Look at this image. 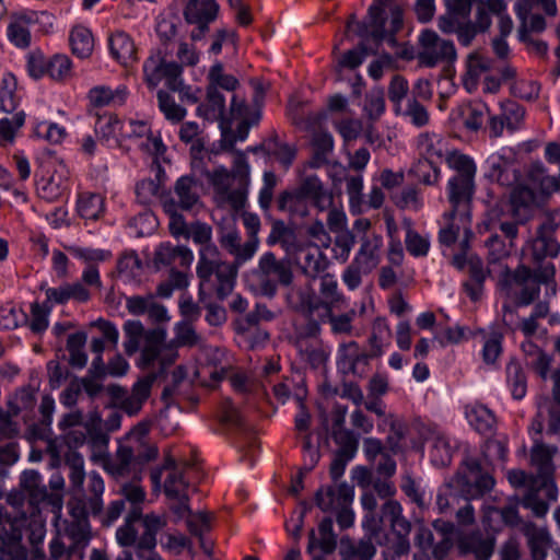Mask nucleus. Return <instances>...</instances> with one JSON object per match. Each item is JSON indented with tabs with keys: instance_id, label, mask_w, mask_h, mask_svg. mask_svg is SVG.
Returning a JSON list of instances; mask_svg holds the SVG:
<instances>
[{
	"instance_id": "5",
	"label": "nucleus",
	"mask_w": 560,
	"mask_h": 560,
	"mask_svg": "<svg viewBox=\"0 0 560 560\" xmlns=\"http://www.w3.org/2000/svg\"><path fill=\"white\" fill-rule=\"evenodd\" d=\"M445 161L455 173L447 182L448 201L454 209H465L475 191L477 166L470 156L458 151L447 153Z\"/></svg>"
},
{
	"instance_id": "62",
	"label": "nucleus",
	"mask_w": 560,
	"mask_h": 560,
	"mask_svg": "<svg viewBox=\"0 0 560 560\" xmlns=\"http://www.w3.org/2000/svg\"><path fill=\"white\" fill-rule=\"evenodd\" d=\"M34 133L50 143H60L66 137V129L55 122L40 120L35 122Z\"/></svg>"
},
{
	"instance_id": "56",
	"label": "nucleus",
	"mask_w": 560,
	"mask_h": 560,
	"mask_svg": "<svg viewBox=\"0 0 560 560\" xmlns=\"http://www.w3.org/2000/svg\"><path fill=\"white\" fill-rule=\"evenodd\" d=\"M508 383L511 388L512 396L515 399H522L526 395V377L522 368L516 362H511L506 366Z\"/></svg>"
},
{
	"instance_id": "15",
	"label": "nucleus",
	"mask_w": 560,
	"mask_h": 560,
	"mask_svg": "<svg viewBox=\"0 0 560 560\" xmlns=\"http://www.w3.org/2000/svg\"><path fill=\"white\" fill-rule=\"evenodd\" d=\"M36 190L38 197L48 202H55L68 196L70 191L69 168L63 163H59L48 177H44L37 183Z\"/></svg>"
},
{
	"instance_id": "29",
	"label": "nucleus",
	"mask_w": 560,
	"mask_h": 560,
	"mask_svg": "<svg viewBox=\"0 0 560 560\" xmlns=\"http://www.w3.org/2000/svg\"><path fill=\"white\" fill-rule=\"evenodd\" d=\"M107 469L117 477L140 471L138 456L133 454L132 447L126 444L119 445L114 458L107 464Z\"/></svg>"
},
{
	"instance_id": "9",
	"label": "nucleus",
	"mask_w": 560,
	"mask_h": 560,
	"mask_svg": "<svg viewBox=\"0 0 560 560\" xmlns=\"http://www.w3.org/2000/svg\"><path fill=\"white\" fill-rule=\"evenodd\" d=\"M156 377L158 373L155 372H150L140 377L133 384L129 394L119 386L113 387L112 394L115 405L129 416L137 415L149 398Z\"/></svg>"
},
{
	"instance_id": "19",
	"label": "nucleus",
	"mask_w": 560,
	"mask_h": 560,
	"mask_svg": "<svg viewBox=\"0 0 560 560\" xmlns=\"http://www.w3.org/2000/svg\"><path fill=\"white\" fill-rule=\"evenodd\" d=\"M219 5L215 0H188L185 8V19L190 24L198 25V32H192V39H199L208 30V24L215 20Z\"/></svg>"
},
{
	"instance_id": "3",
	"label": "nucleus",
	"mask_w": 560,
	"mask_h": 560,
	"mask_svg": "<svg viewBox=\"0 0 560 560\" xmlns=\"http://www.w3.org/2000/svg\"><path fill=\"white\" fill-rule=\"evenodd\" d=\"M394 0H374L369 9L368 23H361L353 16L347 23V33L373 39L394 43V35L402 26L404 10Z\"/></svg>"
},
{
	"instance_id": "16",
	"label": "nucleus",
	"mask_w": 560,
	"mask_h": 560,
	"mask_svg": "<svg viewBox=\"0 0 560 560\" xmlns=\"http://www.w3.org/2000/svg\"><path fill=\"white\" fill-rule=\"evenodd\" d=\"M503 83L509 85V91L514 97L534 101L538 97L539 84L518 73L517 69L511 63H504L498 69Z\"/></svg>"
},
{
	"instance_id": "4",
	"label": "nucleus",
	"mask_w": 560,
	"mask_h": 560,
	"mask_svg": "<svg viewBox=\"0 0 560 560\" xmlns=\"http://www.w3.org/2000/svg\"><path fill=\"white\" fill-rule=\"evenodd\" d=\"M197 275L200 293L214 291L223 300L233 291L237 270L233 264L221 259L218 247L212 243L199 249Z\"/></svg>"
},
{
	"instance_id": "21",
	"label": "nucleus",
	"mask_w": 560,
	"mask_h": 560,
	"mask_svg": "<svg viewBox=\"0 0 560 560\" xmlns=\"http://www.w3.org/2000/svg\"><path fill=\"white\" fill-rule=\"evenodd\" d=\"M354 498V490L347 483L320 489L316 493V504L324 512L337 511L350 506Z\"/></svg>"
},
{
	"instance_id": "40",
	"label": "nucleus",
	"mask_w": 560,
	"mask_h": 560,
	"mask_svg": "<svg viewBox=\"0 0 560 560\" xmlns=\"http://www.w3.org/2000/svg\"><path fill=\"white\" fill-rule=\"evenodd\" d=\"M488 177L501 185H511L516 180V171L510 160L493 154L487 160Z\"/></svg>"
},
{
	"instance_id": "13",
	"label": "nucleus",
	"mask_w": 560,
	"mask_h": 560,
	"mask_svg": "<svg viewBox=\"0 0 560 560\" xmlns=\"http://www.w3.org/2000/svg\"><path fill=\"white\" fill-rule=\"evenodd\" d=\"M260 282L266 293H273L277 284L288 285L292 281V271L289 261L278 260L276 256L265 253L258 265Z\"/></svg>"
},
{
	"instance_id": "32",
	"label": "nucleus",
	"mask_w": 560,
	"mask_h": 560,
	"mask_svg": "<svg viewBox=\"0 0 560 560\" xmlns=\"http://www.w3.org/2000/svg\"><path fill=\"white\" fill-rule=\"evenodd\" d=\"M429 443L432 464L438 467L448 465L455 450L451 439L442 431H433Z\"/></svg>"
},
{
	"instance_id": "54",
	"label": "nucleus",
	"mask_w": 560,
	"mask_h": 560,
	"mask_svg": "<svg viewBox=\"0 0 560 560\" xmlns=\"http://www.w3.org/2000/svg\"><path fill=\"white\" fill-rule=\"evenodd\" d=\"M112 133H116L118 130L126 137L145 138L150 133V127L144 121L129 120L126 124H121L117 118H109L107 121Z\"/></svg>"
},
{
	"instance_id": "43",
	"label": "nucleus",
	"mask_w": 560,
	"mask_h": 560,
	"mask_svg": "<svg viewBox=\"0 0 560 560\" xmlns=\"http://www.w3.org/2000/svg\"><path fill=\"white\" fill-rule=\"evenodd\" d=\"M140 521L144 530L140 535L138 548L141 550H151L155 547L156 534L165 525V522L161 516L153 513L144 516L141 515Z\"/></svg>"
},
{
	"instance_id": "27",
	"label": "nucleus",
	"mask_w": 560,
	"mask_h": 560,
	"mask_svg": "<svg viewBox=\"0 0 560 560\" xmlns=\"http://www.w3.org/2000/svg\"><path fill=\"white\" fill-rule=\"evenodd\" d=\"M522 530L527 538L533 560H547L551 547V537L548 530L537 527L533 523H525Z\"/></svg>"
},
{
	"instance_id": "7",
	"label": "nucleus",
	"mask_w": 560,
	"mask_h": 560,
	"mask_svg": "<svg viewBox=\"0 0 560 560\" xmlns=\"http://www.w3.org/2000/svg\"><path fill=\"white\" fill-rule=\"evenodd\" d=\"M456 59L453 42L440 37L434 31H422L419 36L418 60L425 67L451 63Z\"/></svg>"
},
{
	"instance_id": "41",
	"label": "nucleus",
	"mask_w": 560,
	"mask_h": 560,
	"mask_svg": "<svg viewBox=\"0 0 560 560\" xmlns=\"http://www.w3.org/2000/svg\"><path fill=\"white\" fill-rule=\"evenodd\" d=\"M141 518V508H131L125 518V523L116 530V540L122 547L138 546L139 532L136 524Z\"/></svg>"
},
{
	"instance_id": "57",
	"label": "nucleus",
	"mask_w": 560,
	"mask_h": 560,
	"mask_svg": "<svg viewBox=\"0 0 560 560\" xmlns=\"http://www.w3.org/2000/svg\"><path fill=\"white\" fill-rule=\"evenodd\" d=\"M72 546L58 533V535L49 542V555L52 560H82L83 557L79 552H70Z\"/></svg>"
},
{
	"instance_id": "46",
	"label": "nucleus",
	"mask_w": 560,
	"mask_h": 560,
	"mask_svg": "<svg viewBox=\"0 0 560 560\" xmlns=\"http://www.w3.org/2000/svg\"><path fill=\"white\" fill-rule=\"evenodd\" d=\"M462 548L465 552L474 553L478 560H489L493 553L494 541L475 533L462 541Z\"/></svg>"
},
{
	"instance_id": "25",
	"label": "nucleus",
	"mask_w": 560,
	"mask_h": 560,
	"mask_svg": "<svg viewBox=\"0 0 560 560\" xmlns=\"http://www.w3.org/2000/svg\"><path fill=\"white\" fill-rule=\"evenodd\" d=\"M129 95L128 88L124 84L112 89L107 85H96L88 93L90 105L96 108L116 107L126 103Z\"/></svg>"
},
{
	"instance_id": "6",
	"label": "nucleus",
	"mask_w": 560,
	"mask_h": 560,
	"mask_svg": "<svg viewBox=\"0 0 560 560\" xmlns=\"http://www.w3.org/2000/svg\"><path fill=\"white\" fill-rule=\"evenodd\" d=\"M501 296L516 305H528L539 295V283L532 271L521 266L515 271L505 268L498 280Z\"/></svg>"
},
{
	"instance_id": "48",
	"label": "nucleus",
	"mask_w": 560,
	"mask_h": 560,
	"mask_svg": "<svg viewBox=\"0 0 560 560\" xmlns=\"http://www.w3.org/2000/svg\"><path fill=\"white\" fill-rule=\"evenodd\" d=\"M77 210L81 218L85 220H96L104 210V201L101 195L92 192H82L79 196Z\"/></svg>"
},
{
	"instance_id": "53",
	"label": "nucleus",
	"mask_w": 560,
	"mask_h": 560,
	"mask_svg": "<svg viewBox=\"0 0 560 560\" xmlns=\"http://www.w3.org/2000/svg\"><path fill=\"white\" fill-rule=\"evenodd\" d=\"M523 348L527 354L528 364L536 371L537 374H539L542 380H546L548 377V372L551 364L550 357L533 343L524 345Z\"/></svg>"
},
{
	"instance_id": "1",
	"label": "nucleus",
	"mask_w": 560,
	"mask_h": 560,
	"mask_svg": "<svg viewBox=\"0 0 560 560\" xmlns=\"http://www.w3.org/2000/svg\"><path fill=\"white\" fill-rule=\"evenodd\" d=\"M69 466V481L72 498L68 502L69 514L73 518L61 535L70 542L72 550L83 556V551L90 541V525L88 515H100L103 510V493L105 485L103 478L91 471L88 476L84 471V459L79 453L67 456Z\"/></svg>"
},
{
	"instance_id": "20",
	"label": "nucleus",
	"mask_w": 560,
	"mask_h": 560,
	"mask_svg": "<svg viewBox=\"0 0 560 560\" xmlns=\"http://www.w3.org/2000/svg\"><path fill=\"white\" fill-rule=\"evenodd\" d=\"M370 355L355 341L343 342L337 351L338 369L347 374L363 376Z\"/></svg>"
},
{
	"instance_id": "52",
	"label": "nucleus",
	"mask_w": 560,
	"mask_h": 560,
	"mask_svg": "<svg viewBox=\"0 0 560 560\" xmlns=\"http://www.w3.org/2000/svg\"><path fill=\"white\" fill-rule=\"evenodd\" d=\"M278 207L292 217L303 218L308 213L307 200L298 190L282 194Z\"/></svg>"
},
{
	"instance_id": "42",
	"label": "nucleus",
	"mask_w": 560,
	"mask_h": 560,
	"mask_svg": "<svg viewBox=\"0 0 560 560\" xmlns=\"http://www.w3.org/2000/svg\"><path fill=\"white\" fill-rule=\"evenodd\" d=\"M20 487L28 497L32 504H37L44 501L47 495V490L43 479L35 470H25L21 475Z\"/></svg>"
},
{
	"instance_id": "30",
	"label": "nucleus",
	"mask_w": 560,
	"mask_h": 560,
	"mask_svg": "<svg viewBox=\"0 0 560 560\" xmlns=\"http://www.w3.org/2000/svg\"><path fill=\"white\" fill-rule=\"evenodd\" d=\"M173 203L182 210H191L199 203L197 182L189 176H182L174 186Z\"/></svg>"
},
{
	"instance_id": "47",
	"label": "nucleus",
	"mask_w": 560,
	"mask_h": 560,
	"mask_svg": "<svg viewBox=\"0 0 560 560\" xmlns=\"http://www.w3.org/2000/svg\"><path fill=\"white\" fill-rule=\"evenodd\" d=\"M18 104L16 80L11 73H2L0 77V109L4 113H12Z\"/></svg>"
},
{
	"instance_id": "51",
	"label": "nucleus",
	"mask_w": 560,
	"mask_h": 560,
	"mask_svg": "<svg viewBox=\"0 0 560 560\" xmlns=\"http://www.w3.org/2000/svg\"><path fill=\"white\" fill-rule=\"evenodd\" d=\"M366 410L376 413L378 417H383L382 423L378 425L389 427L390 431L400 439L404 434V425L401 421L396 418L394 415H385V409L380 397H369V399L364 402Z\"/></svg>"
},
{
	"instance_id": "60",
	"label": "nucleus",
	"mask_w": 560,
	"mask_h": 560,
	"mask_svg": "<svg viewBox=\"0 0 560 560\" xmlns=\"http://www.w3.org/2000/svg\"><path fill=\"white\" fill-rule=\"evenodd\" d=\"M158 103L167 120L179 122L186 116V109L176 104L173 97L164 91L158 92Z\"/></svg>"
},
{
	"instance_id": "59",
	"label": "nucleus",
	"mask_w": 560,
	"mask_h": 560,
	"mask_svg": "<svg viewBox=\"0 0 560 560\" xmlns=\"http://www.w3.org/2000/svg\"><path fill=\"white\" fill-rule=\"evenodd\" d=\"M24 112H18L11 118L5 117L0 119V145L13 142L15 132L24 125Z\"/></svg>"
},
{
	"instance_id": "23",
	"label": "nucleus",
	"mask_w": 560,
	"mask_h": 560,
	"mask_svg": "<svg viewBox=\"0 0 560 560\" xmlns=\"http://www.w3.org/2000/svg\"><path fill=\"white\" fill-rule=\"evenodd\" d=\"M194 260L192 252L186 246H173L171 243H162L154 253V265L161 267L188 268Z\"/></svg>"
},
{
	"instance_id": "11",
	"label": "nucleus",
	"mask_w": 560,
	"mask_h": 560,
	"mask_svg": "<svg viewBox=\"0 0 560 560\" xmlns=\"http://www.w3.org/2000/svg\"><path fill=\"white\" fill-rule=\"evenodd\" d=\"M552 381V398L541 397L537 401V419L533 423L537 432H541L544 422L547 423L548 433L553 434L560 430V369L553 372Z\"/></svg>"
},
{
	"instance_id": "55",
	"label": "nucleus",
	"mask_w": 560,
	"mask_h": 560,
	"mask_svg": "<svg viewBox=\"0 0 560 560\" xmlns=\"http://www.w3.org/2000/svg\"><path fill=\"white\" fill-rule=\"evenodd\" d=\"M327 261L318 247L307 248L302 259L305 275L315 278L326 269Z\"/></svg>"
},
{
	"instance_id": "45",
	"label": "nucleus",
	"mask_w": 560,
	"mask_h": 560,
	"mask_svg": "<svg viewBox=\"0 0 560 560\" xmlns=\"http://www.w3.org/2000/svg\"><path fill=\"white\" fill-rule=\"evenodd\" d=\"M382 520H388L390 526L398 535H407L410 532V523L402 516V508L399 502L388 500L382 508Z\"/></svg>"
},
{
	"instance_id": "22",
	"label": "nucleus",
	"mask_w": 560,
	"mask_h": 560,
	"mask_svg": "<svg viewBox=\"0 0 560 560\" xmlns=\"http://www.w3.org/2000/svg\"><path fill=\"white\" fill-rule=\"evenodd\" d=\"M359 242L360 247L353 259L365 271H372L382 260L383 237L381 234H366L361 235Z\"/></svg>"
},
{
	"instance_id": "44",
	"label": "nucleus",
	"mask_w": 560,
	"mask_h": 560,
	"mask_svg": "<svg viewBox=\"0 0 560 560\" xmlns=\"http://www.w3.org/2000/svg\"><path fill=\"white\" fill-rule=\"evenodd\" d=\"M88 336L83 331H77L68 336L67 351L69 352V363L77 369H83L88 363V354L84 351Z\"/></svg>"
},
{
	"instance_id": "58",
	"label": "nucleus",
	"mask_w": 560,
	"mask_h": 560,
	"mask_svg": "<svg viewBox=\"0 0 560 560\" xmlns=\"http://www.w3.org/2000/svg\"><path fill=\"white\" fill-rule=\"evenodd\" d=\"M55 81H66L72 77V62L66 55H55L48 60V73Z\"/></svg>"
},
{
	"instance_id": "12",
	"label": "nucleus",
	"mask_w": 560,
	"mask_h": 560,
	"mask_svg": "<svg viewBox=\"0 0 560 560\" xmlns=\"http://www.w3.org/2000/svg\"><path fill=\"white\" fill-rule=\"evenodd\" d=\"M526 110L512 100L500 102V113L489 116V132L493 138L501 137L504 130L514 132L524 126Z\"/></svg>"
},
{
	"instance_id": "28",
	"label": "nucleus",
	"mask_w": 560,
	"mask_h": 560,
	"mask_svg": "<svg viewBox=\"0 0 560 560\" xmlns=\"http://www.w3.org/2000/svg\"><path fill=\"white\" fill-rule=\"evenodd\" d=\"M492 67V61L488 57L471 54L466 63V72L463 77L464 88L469 93L477 91L479 82Z\"/></svg>"
},
{
	"instance_id": "50",
	"label": "nucleus",
	"mask_w": 560,
	"mask_h": 560,
	"mask_svg": "<svg viewBox=\"0 0 560 560\" xmlns=\"http://www.w3.org/2000/svg\"><path fill=\"white\" fill-rule=\"evenodd\" d=\"M392 331L384 317H377L373 322L370 337V346L374 355H381L385 347L390 342Z\"/></svg>"
},
{
	"instance_id": "26",
	"label": "nucleus",
	"mask_w": 560,
	"mask_h": 560,
	"mask_svg": "<svg viewBox=\"0 0 560 560\" xmlns=\"http://www.w3.org/2000/svg\"><path fill=\"white\" fill-rule=\"evenodd\" d=\"M126 308L131 315L148 314L150 318L156 322L168 319L167 310L156 302L153 294L127 296Z\"/></svg>"
},
{
	"instance_id": "38",
	"label": "nucleus",
	"mask_w": 560,
	"mask_h": 560,
	"mask_svg": "<svg viewBox=\"0 0 560 560\" xmlns=\"http://www.w3.org/2000/svg\"><path fill=\"white\" fill-rule=\"evenodd\" d=\"M417 148L423 156L422 160H441L450 153L444 139L436 133H421L417 140Z\"/></svg>"
},
{
	"instance_id": "14",
	"label": "nucleus",
	"mask_w": 560,
	"mask_h": 560,
	"mask_svg": "<svg viewBox=\"0 0 560 560\" xmlns=\"http://www.w3.org/2000/svg\"><path fill=\"white\" fill-rule=\"evenodd\" d=\"M185 466L176 464L172 458H167L160 468L152 469L150 479L154 490L161 488L162 476L166 472L164 481V491L170 498H180L187 489V481L184 478Z\"/></svg>"
},
{
	"instance_id": "63",
	"label": "nucleus",
	"mask_w": 560,
	"mask_h": 560,
	"mask_svg": "<svg viewBox=\"0 0 560 560\" xmlns=\"http://www.w3.org/2000/svg\"><path fill=\"white\" fill-rule=\"evenodd\" d=\"M26 322L25 313L13 304H5L0 308V327L2 329H14Z\"/></svg>"
},
{
	"instance_id": "36",
	"label": "nucleus",
	"mask_w": 560,
	"mask_h": 560,
	"mask_svg": "<svg viewBox=\"0 0 560 560\" xmlns=\"http://www.w3.org/2000/svg\"><path fill=\"white\" fill-rule=\"evenodd\" d=\"M486 115L490 116V109L482 102L464 104L457 108V117L460 124L471 131H477L483 125Z\"/></svg>"
},
{
	"instance_id": "10",
	"label": "nucleus",
	"mask_w": 560,
	"mask_h": 560,
	"mask_svg": "<svg viewBox=\"0 0 560 560\" xmlns=\"http://www.w3.org/2000/svg\"><path fill=\"white\" fill-rule=\"evenodd\" d=\"M177 359V351L174 347L164 343L162 331L153 330L145 335V343L141 351L139 366L149 369L156 363L161 370L173 364Z\"/></svg>"
},
{
	"instance_id": "61",
	"label": "nucleus",
	"mask_w": 560,
	"mask_h": 560,
	"mask_svg": "<svg viewBox=\"0 0 560 560\" xmlns=\"http://www.w3.org/2000/svg\"><path fill=\"white\" fill-rule=\"evenodd\" d=\"M320 294L329 308L338 307L343 301V296L338 291V282L336 278L329 273L320 278Z\"/></svg>"
},
{
	"instance_id": "17",
	"label": "nucleus",
	"mask_w": 560,
	"mask_h": 560,
	"mask_svg": "<svg viewBox=\"0 0 560 560\" xmlns=\"http://www.w3.org/2000/svg\"><path fill=\"white\" fill-rule=\"evenodd\" d=\"M206 359L207 363L199 370L198 374L203 377L209 376V381H203L207 386H215L234 369V359L224 349H207Z\"/></svg>"
},
{
	"instance_id": "37",
	"label": "nucleus",
	"mask_w": 560,
	"mask_h": 560,
	"mask_svg": "<svg viewBox=\"0 0 560 560\" xmlns=\"http://www.w3.org/2000/svg\"><path fill=\"white\" fill-rule=\"evenodd\" d=\"M117 276L126 283H139L143 271L142 262L136 252H125L117 260Z\"/></svg>"
},
{
	"instance_id": "24",
	"label": "nucleus",
	"mask_w": 560,
	"mask_h": 560,
	"mask_svg": "<svg viewBox=\"0 0 560 560\" xmlns=\"http://www.w3.org/2000/svg\"><path fill=\"white\" fill-rule=\"evenodd\" d=\"M468 472L456 479L458 486H465L469 498H477L490 491L494 486V479L489 474H481L476 462L467 464Z\"/></svg>"
},
{
	"instance_id": "18",
	"label": "nucleus",
	"mask_w": 560,
	"mask_h": 560,
	"mask_svg": "<svg viewBox=\"0 0 560 560\" xmlns=\"http://www.w3.org/2000/svg\"><path fill=\"white\" fill-rule=\"evenodd\" d=\"M552 231L553 224L551 221L547 220L540 224L537 230V236L523 248V255L530 256L535 261H539L547 256H557L560 245L552 237Z\"/></svg>"
},
{
	"instance_id": "2",
	"label": "nucleus",
	"mask_w": 560,
	"mask_h": 560,
	"mask_svg": "<svg viewBox=\"0 0 560 560\" xmlns=\"http://www.w3.org/2000/svg\"><path fill=\"white\" fill-rule=\"evenodd\" d=\"M555 452V447L537 443L530 453L532 465L537 469V475L530 480L529 491L522 499V504L539 517L548 512L545 499L555 501L558 497V488L552 478Z\"/></svg>"
},
{
	"instance_id": "8",
	"label": "nucleus",
	"mask_w": 560,
	"mask_h": 560,
	"mask_svg": "<svg viewBox=\"0 0 560 560\" xmlns=\"http://www.w3.org/2000/svg\"><path fill=\"white\" fill-rule=\"evenodd\" d=\"M182 67L176 62H165L160 51L153 52L143 63V75L147 85L155 89L162 79L172 91H182Z\"/></svg>"
},
{
	"instance_id": "33",
	"label": "nucleus",
	"mask_w": 560,
	"mask_h": 560,
	"mask_svg": "<svg viewBox=\"0 0 560 560\" xmlns=\"http://www.w3.org/2000/svg\"><path fill=\"white\" fill-rule=\"evenodd\" d=\"M112 56L127 66L136 60V46L132 38L124 31H115L108 38Z\"/></svg>"
},
{
	"instance_id": "64",
	"label": "nucleus",
	"mask_w": 560,
	"mask_h": 560,
	"mask_svg": "<svg viewBox=\"0 0 560 560\" xmlns=\"http://www.w3.org/2000/svg\"><path fill=\"white\" fill-rule=\"evenodd\" d=\"M71 254L89 265H95L112 258V253L106 249L91 247H71Z\"/></svg>"
},
{
	"instance_id": "39",
	"label": "nucleus",
	"mask_w": 560,
	"mask_h": 560,
	"mask_svg": "<svg viewBox=\"0 0 560 560\" xmlns=\"http://www.w3.org/2000/svg\"><path fill=\"white\" fill-rule=\"evenodd\" d=\"M319 539L316 538L315 530L311 529L308 534L307 552L312 553L315 547L320 548L325 553H330L336 548V536L332 528V520L324 518L318 525Z\"/></svg>"
},
{
	"instance_id": "49",
	"label": "nucleus",
	"mask_w": 560,
	"mask_h": 560,
	"mask_svg": "<svg viewBox=\"0 0 560 560\" xmlns=\"http://www.w3.org/2000/svg\"><path fill=\"white\" fill-rule=\"evenodd\" d=\"M70 45L72 52L80 58H86L92 54L94 39L89 28L75 26L70 34Z\"/></svg>"
},
{
	"instance_id": "31",
	"label": "nucleus",
	"mask_w": 560,
	"mask_h": 560,
	"mask_svg": "<svg viewBox=\"0 0 560 560\" xmlns=\"http://www.w3.org/2000/svg\"><path fill=\"white\" fill-rule=\"evenodd\" d=\"M469 424L481 434H491L495 425L493 412L485 405L472 402L465 407Z\"/></svg>"
},
{
	"instance_id": "35",
	"label": "nucleus",
	"mask_w": 560,
	"mask_h": 560,
	"mask_svg": "<svg viewBox=\"0 0 560 560\" xmlns=\"http://www.w3.org/2000/svg\"><path fill=\"white\" fill-rule=\"evenodd\" d=\"M33 22L32 15L22 13L15 14L7 28L9 40L19 48H27L31 45L30 26Z\"/></svg>"
},
{
	"instance_id": "34",
	"label": "nucleus",
	"mask_w": 560,
	"mask_h": 560,
	"mask_svg": "<svg viewBox=\"0 0 560 560\" xmlns=\"http://www.w3.org/2000/svg\"><path fill=\"white\" fill-rule=\"evenodd\" d=\"M540 168L537 170V173L534 177V182H537V185H535V188L525 186V185H517L511 194V205L513 207L514 214L521 218V211L524 212L523 217L527 215V210L535 203L536 201V192L535 189H539L541 192H544L540 189Z\"/></svg>"
}]
</instances>
